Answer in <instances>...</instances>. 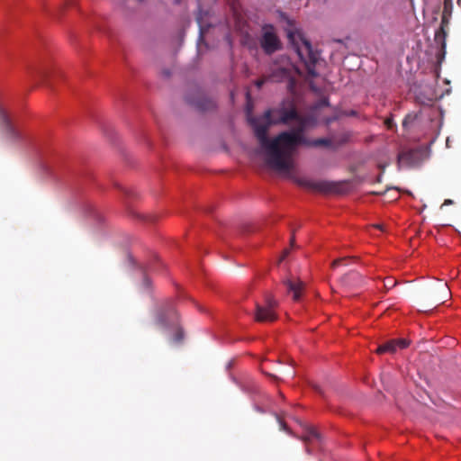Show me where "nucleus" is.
Returning a JSON list of instances; mask_svg holds the SVG:
<instances>
[{
	"instance_id": "21",
	"label": "nucleus",
	"mask_w": 461,
	"mask_h": 461,
	"mask_svg": "<svg viewBox=\"0 0 461 461\" xmlns=\"http://www.w3.org/2000/svg\"><path fill=\"white\" fill-rule=\"evenodd\" d=\"M294 242H295V238H294V234L293 233V234H292V237H291V240H290V245H291L292 247H294Z\"/></svg>"
},
{
	"instance_id": "14",
	"label": "nucleus",
	"mask_w": 461,
	"mask_h": 461,
	"mask_svg": "<svg viewBox=\"0 0 461 461\" xmlns=\"http://www.w3.org/2000/svg\"><path fill=\"white\" fill-rule=\"evenodd\" d=\"M350 139V134L348 132H343L340 135L332 137L334 148L341 146L347 143Z\"/></svg>"
},
{
	"instance_id": "8",
	"label": "nucleus",
	"mask_w": 461,
	"mask_h": 461,
	"mask_svg": "<svg viewBox=\"0 0 461 461\" xmlns=\"http://www.w3.org/2000/svg\"><path fill=\"white\" fill-rule=\"evenodd\" d=\"M185 99L188 104L194 105L199 111H210L215 107V102L205 96L200 90H196L194 95H186Z\"/></svg>"
},
{
	"instance_id": "10",
	"label": "nucleus",
	"mask_w": 461,
	"mask_h": 461,
	"mask_svg": "<svg viewBox=\"0 0 461 461\" xmlns=\"http://www.w3.org/2000/svg\"><path fill=\"white\" fill-rule=\"evenodd\" d=\"M423 151L421 149H411L402 152L398 156L399 164L412 167L420 164Z\"/></svg>"
},
{
	"instance_id": "11",
	"label": "nucleus",
	"mask_w": 461,
	"mask_h": 461,
	"mask_svg": "<svg viewBox=\"0 0 461 461\" xmlns=\"http://www.w3.org/2000/svg\"><path fill=\"white\" fill-rule=\"evenodd\" d=\"M343 285H369L367 280L363 278L357 272L350 271L342 277Z\"/></svg>"
},
{
	"instance_id": "9",
	"label": "nucleus",
	"mask_w": 461,
	"mask_h": 461,
	"mask_svg": "<svg viewBox=\"0 0 461 461\" xmlns=\"http://www.w3.org/2000/svg\"><path fill=\"white\" fill-rule=\"evenodd\" d=\"M298 183L303 187L321 193H330L337 191V184L325 180L312 181L309 179H300L298 180Z\"/></svg>"
},
{
	"instance_id": "7",
	"label": "nucleus",
	"mask_w": 461,
	"mask_h": 461,
	"mask_svg": "<svg viewBox=\"0 0 461 461\" xmlns=\"http://www.w3.org/2000/svg\"><path fill=\"white\" fill-rule=\"evenodd\" d=\"M0 126L2 132L7 141L14 142L21 139L19 131L13 124L6 109L0 100Z\"/></svg>"
},
{
	"instance_id": "2",
	"label": "nucleus",
	"mask_w": 461,
	"mask_h": 461,
	"mask_svg": "<svg viewBox=\"0 0 461 461\" xmlns=\"http://www.w3.org/2000/svg\"><path fill=\"white\" fill-rule=\"evenodd\" d=\"M248 120L253 128L260 148L265 153L266 163L270 168H272L271 158L273 156L271 145L279 137V134L273 139H269L267 136L269 127L276 124H288L292 121L299 122L300 126L303 125L294 105L268 109L262 117L249 116Z\"/></svg>"
},
{
	"instance_id": "19",
	"label": "nucleus",
	"mask_w": 461,
	"mask_h": 461,
	"mask_svg": "<svg viewBox=\"0 0 461 461\" xmlns=\"http://www.w3.org/2000/svg\"><path fill=\"white\" fill-rule=\"evenodd\" d=\"M289 253H290V250L288 249H285L283 251L281 258L278 260V263H281L289 255Z\"/></svg>"
},
{
	"instance_id": "24",
	"label": "nucleus",
	"mask_w": 461,
	"mask_h": 461,
	"mask_svg": "<svg viewBox=\"0 0 461 461\" xmlns=\"http://www.w3.org/2000/svg\"><path fill=\"white\" fill-rule=\"evenodd\" d=\"M384 192H373L372 194H383Z\"/></svg>"
},
{
	"instance_id": "3",
	"label": "nucleus",
	"mask_w": 461,
	"mask_h": 461,
	"mask_svg": "<svg viewBox=\"0 0 461 461\" xmlns=\"http://www.w3.org/2000/svg\"><path fill=\"white\" fill-rule=\"evenodd\" d=\"M284 18L286 21L285 31L289 43L294 47L301 60L304 63L308 75L312 77H316L315 65L320 58L319 53L313 50L311 42L297 29L294 21L288 17Z\"/></svg>"
},
{
	"instance_id": "22",
	"label": "nucleus",
	"mask_w": 461,
	"mask_h": 461,
	"mask_svg": "<svg viewBox=\"0 0 461 461\" xmlns=\"http://www.w3.org/2000/svg\"><path fill=\"white\" fill-rule=\"evenodd\" d=\"M452 203H453V201H452V200H450V199H446V200L444 201L443 205H448V204H452Z\"/></svg>"
},
{
	"instance_id": "4",
	"label": "nucleus",
	"mask_w": 461,
	"mask_h": 461,
	"mask_svg": "<svg viewBox=\"0 0 461 461\" xmlns=\"http://www.w3.org/2000/svg\"><path fill=\"white\" fill-rule=\"evenodd\" d=\"M129 261L133 285L142 287H149L152 285L148 271H157L163 265L160 259L157 258L150 262H138L133 258H130Z\"/></svg>"
},
{
	"instance_id": "1",
	"label": "nucleus",
	"mask_w": 461,
	"mask_h": 461,
	"mask_svg": "<svg viewBox=\"0 0 461 461\" xmlns=\"http://www.w3.org/2000/svg\"><path fill=\"white\" fill-rule=\"evenodd\" d=\"M303 125L290 131H282L272 143V169L285 175H290L294 168V156L300 145L307 147L334 148L332 139L321 138L310 140L303 135Z\"/></svg>"
},
{
	"instance_id": "20",
	"label": "nucleus",
	"mask_w": 461,
	"mask_h": 461,
	"mask_svg": "<svg viewBox=\"0 0 461 461\" xmlns=\"http://www.w3.org/2000/svg\"><path fill=\"white\" fill-rule=\"evenodd\" d=\"M265 82H266V79L265 78H261V79L257 80L255 84H256L258 88H260L265 84Z\"/></svg>"
},
{
	"instance_id": "15",
	"label": "nucleus",
	"mask_w": 461,
	"mask_h": 461,
	"mask_svg": "<svg viewBox=\"0 0 461 461\" xmlns=\"http://www.w3.org/2000/svg\"><path fill=\"white\" fill-rule=\"evenodd\" d=\"M288 76V70L284 68H279L276 69V71L273 72L270 76V78L273 80H281Z\"/></svg>"
},
{
	"instance_id": "12",
	"label": "nucleus",
	"mask_w": 461,
	"mask_h": 461,
	"mask_svg": "<svg viewBox=\"0 0 461 461\" xmlns=\"http://www.w3.org/2000/svg\"><path fill=\"white\" fill-rule=\"evenodd\" d=\"M357 261V258H356V257H347V258H338V259H335L331 263V268L335 269L336 267H348Z\"/></svg>"
},
{
	"instance_id": "16",
	"label": "nucleus",
	"mask_w": 461,
	"mask_h": 461,
	"mask_svg": "<svg viewBox=\"0 0 461 461\" xmlns=\"http://www.w3.org/2000/svg\"><path fill=\"white\" fill-rule=\"evenodd\" d=\"M398 284H399L398 281L395 280L393 277H386L383 281L384 288H393Z\"/></svg>"
},
{
	"instance_id": "5",
	"label": "nucleus",
	"mask_w": 461,
	"mask_h": 461,
	"mask_svg": "<svg viewBox=\"0 0 461 461\" xmlns=\"http://www.w3.org/2000/svg\"><path fill=\"white\" fill-rule=\"evenodd\" d=\"M259 44L264 53L267 55H272L282 50L283 44L274 25L267 23L262 26Z\"/></svg>"
},
{
	"instance_id": "18",
	"label": "nucleus",
	"mask_w": 461,
	"mask_h": 461,
	"mask_svg": "<svg viewBox=\"0 0 461 461\" xmlns=\"http://www.w3.org/2000/svg\"><path fill=\"white\" fill-rule=\"evenodd\" d=\"M384 124L388 129H392L394 125L393 120L392 118H387L384 121Z\"/></svg>"
},
{
	"instance_id": "17",
	"label": "nucleus",
	"mask_w": 461,
	"mask_h": 461,
	"mask_svg": "<svg viewBox=\"0 0 461 461\" xmlns=\"http://www.w3.org/2000/svg\"><path fill=\"white\" fill-rule=\"evenodd\" d=\"M416 119V115L407 114L402 121V126L407 128L410 123H411Z\"/></svg>"
},
{
	"instance_id": "13",
	"label": "nucleus",
	"mask_w": 461,
	"mask_h": 461,
	"mask_svg": "<svg viewBox=\"0 0 461 461\" xmlns=\"http://www.w3.org/2000/svg\"><path fill=\"white\" fill-rule=\"evenodd\" d=\"M285 285H286V288L292 289V288H303L306 285V283L302 281L299 278L295 277H288L285 280Z\"/></svg>"
},
{
	"instance_id": "6",
	"label": "nucleus",
	"mask_w": 461,
	"mask_h": 461,
	"mask_svg": "<svg viewBox=\"0 0 461 461\" xmlns=\"http://www.w3.org/2000/svg\"><path fill=\"white\" fill-rule=\"evenodd\" d=\"M453 10L452 0H444V8L441 17V24L439 29L435 33V41L441 47V56L444 58L446 50V27L448 25Z\"/></svg>"
},
{
	"instance_id": "25",
	"label": "nucleus",
	"mask_w": 461,
	"mask_h": 461,
	"mask_svg": "<svg viewBox=\"0 0 461 461\" xmlns=\"http://www.w3.org/2000/svg\"><path fill=\"white\" fill-rule=\"evenodd\" d=\"M457 5L461 8V0H457Z\"/></svg>"
},
{
	"instance_id": "23",
	"label": "nucleus",
	"mask_w": 461,
	"mask_h": 461,
	"mask_svg": "<svg viewBox=\"0 0 461 461\" xmlns=\"http://www.w3.org/2000/svg\"><path fill=\"white\" fill-rule=\"evenodd\" d=\"M375 227L379 229V230H384V226L383 225L377 224V225H375Z\"/></svg>"
}]
</instances>
